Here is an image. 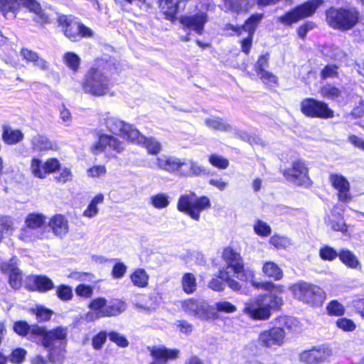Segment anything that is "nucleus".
I'll return each mask as SVG.
<instances>
[{"mask_svg": "<svg viewBox=\"0 0 364 364\" xmlns=\"http://www.w3.org/2000/svg\"><path fill=\"white\" fill-rule=\"evenodd\" d=\"M154 164L156 167L159 169L181 176L183 160L174 156L162 155L156 159Z\"/></svg>", "mask_w": 364, "mask_h": 364, "instance_id": "nucleus-18", "label": "nucleus"}, {"mask_svg": "<svg viewBox=\"0 0 364 364\" xmlns=\"http://www.w3.org/2000/svg\"><path fill=\"white\" fill-rule=\"evenodd\" d=\"M107 300L103 297L93 299L88 305L90 311L87 313V318L95 320L102 317H107Z\"/></svg>", "mask_w": 364, "mask_h": 364, "instance_id": "nucleus-23", "label": "nucleus"}, {"mask_svg": "<svg viewBox=\"0 0 364 364\" xmlns=\"http://www.w3.org/2000/svg\"><path fill=\"white\" fill-rule=\"evenodd\" d=\"M289 289L296 299L313 306H321L326 298L322 289L305 282L295 283Z\"/></svg>", "mask_w": 364, "mask_h": 364, "instance_id": "nucleus-6", "label": "nucleus"}, {"mask_svg": "<svg viewBox=\"0 0 364 364\" xmlns=\"http://www.w3.org/2000/svg\"><path fill=\"white\" fill-rule=\"evenodd\" d=\"M210 199L206 196L197 197L193 192L181 195L178 198L177 208L179 211L189 215L192 219L198 221L200 213L210 208Z\"/></svg>", "mask_w": 364, "mask_h": 364, "instance_id": "nucleus-5", "label": "nucleus"}, {"mask_svg": "<svg viewBox=\"0 0 364 364\" xmlns=\"http://www.w3.org/2000/svg\"><path fill=\"white\" fill-rule=\"evenodd\" d=\"M301 358L309 364H314L323 360L326 358V355L323 350L313 349L304 352L301 355Z\"/></svg>", "mask_w": 364, "mask_h": 364, "instance_id": "nucleus-36", "label": "nucleus"}, {"mask_svg": "<svg viewBox=\"0 0 364 364\" xmlns=\"http://www.w3.org/2000/svg\"><path fill=\"white\" fill-rule=\"evenodd\" d=\"M56 295L63 301H70L73 296V289L68 285L61 284L56 287Z\"/></svg>", "mask_w": 364, "mask_h": 364, "instance_id": "nucleus-46", "label": "nucleus"}, {"mask_svg": "<svg viewBox=\"0 0 364 364\" xmlns=\"http://www.w3.org/2000/svg\"><path fill=\"white\" fill-rule=\"evenodd\" d=\"M285 335L283 328L274 327L262 331L259 335L258 342L266 348L281 346L284 343Z\"/></svg>", "mask_w": 364, "mask_h": 364, "instance_id": "nucleus-14", "label": "nucleus"}, {"mask_svg": "<svg viewBox=\"0 0 364 364\" xmlns=\"http://www.w3.org/2000/svg\"><path fill=\"white\" fill-rule=\"evenodd\" d=\"M112 86L108 63L104 60L97 61L88 69L81 83L84 93L96 97L108 95Z\"/></svg>", "mask_w": 364, "mask_h": 364, "instance_id": "nucleus-4", "label": "nucleus"}, {"mask_svg": "<svg viewBox=\"0 0 364 364\" xmlns=\"http://www.w3.org/2000/svg\"><path fill=\"white\" fill-rule=\"evenodd\" d=\"M262 272L268 277L274 280H279L283 277V272L281 268L273 262H266L262 267Z\"/></svg>", "mask_w": 364, "mask_h": 364, "instance_id": "nucleus-33", "label": "nucleus"}, {"mask_svg": "<svg viewBox=\"0 0 364 364\" xmlns=\"http://www.w3.org/2000/svg\"><path fill=\"white\" fill-rule=\"evenodd\" d=\"M32 332L37 336L36 341L45 348L66 345L68 335L66 327L58 326L48 331L44 326L33 325Z\"/></svg>", "mask_w": 364, "mask_h": 364, "instance_id": "nucleus-7", "label": "nucleus"}, {"mask_svg": "<svg viewBox=\"0 0 364 364\" xmlns=\"http://www.w3.org/2000/svg\"><path fill=\"white\" fill-rule=\"evenodd\" d=\"M20 6L33 12V20L40 24L49 23L56 18L62 27L65 36L72 41H77L84 37H91L92 31L71 16L60 15L51 9L42 10L35 0H0V11L6 18H14Z\"/></svg>", "mask_w": 364, "mask_h": 364, "instance_id": "nucleus-1", "label": "nucleus"}, {"mask_svg": "<svg viewBox=\"0 0 364 364\" xmlns=\"http://www.w3.org/2000/svg\"><path fill=\"white\" fill-rule=\"evenodd\" d=\"M1 271L9 275V284L14 289H19L22 287V272L18 268L16 259L4 262L0 265Z\"/></svg>", "mask_w": 364, "mask_h": 364, "instance_id": "nucleus-16", "label": "nucleus"}, {"mask_svg": "<svg viewBox=\"0 0 364 364\" xmlns=\"http://www.w3.org/2000/svg\"><path fill=\"white\" fill-rule=\"evenodd\" d=\"M75 292L78 296L85 298H90L92 295L93 289L90 286L80 284L77 286L75 289Z\"/></svg>", "mask_w": 364, "mask_h": 364, "instance_id": "nucleus-64", "label": "nucleus"}, {"mask_svg": "<svg viewBox=\"0 0 364 364\" xmlns=\"http://www.w3.org/2000/svg\"><path fill=\"white\" fill-rule=\"evenodd\" d=\"M323 53L326 57L333 60H341L345 57L344 52L334 46H326L324 48Z\"/></svg>", "mask_w": 364, "mask_h": 364, "instance_id": "nucleus-47", "label": "nucleus"}, {"mask_svg": "<svg viewBox=\"0 0 364 364\" xmlns=\"http://www.w3.org/2000/svg\"><path fill=\"white\" fill-rule=\"evenodd\" d=\"M65 345L56 346L47 348L48 359L53 364H63L65 359Z\"/></svg>", "mask_w": 364, "mask_h": 364, "instance_id": "nucleus-32", "label": "nucleus"}, {"mask_svg": "<svg viewBox=\"0 0 364 364\" xmlns=\"http://www.w3.org/2000/svg\"><path fill=\"white\" fill-rule=\"evenodd\" d=\"M221 279L225 281L229 287L234 291H239L240 289V285L238 282L231 278L230 272L226 270H220L219 276Z\"/></svg>", "mask_w": 364, "mask_h": 364, "instance_id": "nucleus-50", "label": "nucleus"}, {"mask_svg": "<svg viewBox=\"0 0 364 364\" xmlns=\"http://www.w3.org/2000/svg\"><path fill=\"white\" fill-rule=\"evenodd\" d=\"M108 334H107L105 331L100 332L97 335H96L92 341V347L95 350H100L102 348L103 345L106 342L107 337Z\"/></svg>", "mask_w": 364, "mask_h": 364, "instance_id": "nucleus-58", "label": "nucleus"}, {"mask_svg": "<svg viewBox=\"0 0 364 364\" xmlns=\"http://www.w3.org/2000/svg\"><path fill=\"white\" fill-rule=\"evenodd\" d=\"M322 4L323 0H310L279 16L278 21L284 25L290 26L302 18L311 16Z\"/></svg>", "mask_w": 364, "mask_h": 364, "instance_id": "nucleus-10", "label": "nucleus"}, {"mask_svg": "<svg viewBox=\"0 0 364 364\" xmlns=\"http://www.w3.org/2000/svg\"><path fill=\"white\" fill-rule=\"evenodd\" d=\"M49 227L53 232L58 237H63L68 232V223L65 216L58 214L51 218Z\"/></svg>", "mask_w": 364, "mask_h": 364, "instance_id": "nucleus-25", "label": "nucleus"}, {"mask_svg": "<svg viewBox=\"0 0 364 364\" xmlns=\"http://www.w3.org/2000/svg\"><path fill=\"white\" fill-rule=\"evenodd\" d=\"M109 340L120 348H127L129 345V341L122 333L116 331H110L108 333Z\"/></svg>", "mask_w": 364, "mask_h": 364, "instance_id": "nucleus-48", "label": "nucleus"}, {"mask_svg": "<svg viewBox=\"0 0 364 364\" xmlns=\"http://www.w3.org/2000/svg\"><path fill=\"white\" fill-rule=\"evenodd\" d=\"M308 173L306 164L301 160H296L293 161L291 168L284 170V176L296 185L309 186L312 182Z\"/></svg>", "mask_w": 364, "mask_h": 364, "instance_id": "nucleus-13", "label": "nucleus"}, {"mask_svg": "<svg viewBox=\"0 0 364 364\" xmlns=\"http://www.w3.org/2000/svg\"><path fill=\"white\" fill-rule=\"evenodd\" d=\"M301 111L304 115L312 118L328 119L333 117V111L326 103L311 98L304 99L301 102Z\"/></svg>", "mask_w": 364, "mask_h": 364, "instance_id": "nucleus-12", "label": "nucleus"}, {"mask_svg": "<svg viewBox=\"0 0 364 364\" xmlns=\"http://www.w3.org/2000/svg\"><path fill=\"white\" fill-rule=\"evenodd\" d=\"M269 242L278 249L286 248L290 245L289 238L278 235H274L271 237Z\"/></svg>", "mask_w": 364, "mask_h": 364, "instance_id": "nucleus-53", "label": "nucleus"}, {"mask_svg": "<svg viewBox=\"0 0 364 364\" xmlns=\"http://www.w3.org/2000/svg\"><path fill=\"white\" fill-rule=\"evenodd\" d=\"M152 357L151 364H166L168 360L178 357L179 351L176 349H168L164 346L148 348Z\"/></svg>", "mask_w": 364, "mask_h": 364, "instance_id": "nucleus-20", "label": "nucleus"}, {"mask_svg": "<svg viewBox=\"0 0 364 364\" xmlns=\"http://www.w3.org/2000/svg\"><path fill=\"white\" fill-rule=\"evenodd\" d=\"M127 309V304L122 300H115L107 306V317L116 316L121 314Z\"/></svg>", "mask_w": 364, "mask_h": 364, "instance_id": "nucleus-42", "label": "nucleus"}, {"mask_svg": "<svg viewBox=\"0 0 364 364\" xmlns=\"http://www.w3.org/2000/svg\"><path fill=\"white\" fill-rule=\"evenodd\" d=\"M336 326L345 331H352L355 328L354 322L346 318H341L336 321Z\"/></svg>", "mask_w": 364, "mask_h": 364, "instance_id": "nucleus-57", "label": "nucleus"}, {"mask_svg": "<svg viewBox=\"0 0 364 364\" xmlns=\"http://www.w3.org/2000/svg\"><path fill=\"white\" fill-rule=\"evenodd\" d=\"M326 21L331 27L342 31L353 28L358 19V12L353 9L331 8L326 11Z\"/></svg>", "mask_w": 364, "mask_h": 364, "instance_id": "nucleus-8", "label": "nucleus"}, {"mask_svg": "<svg viewBox=\"0 0 364 364\" xmlns=\"http://www.w3.org/2000/svg\"><path fill=\"white\" fill-rule=\"evenodd\" d=\"M132 284L139 288L146 287L149 284V275L144 269L138 268L129 276Z\"/></svg>", "mask_w": 364, "mask_h": 364, "instance_id": "nucleus-28", "label": "nucleus"}, {"mask_svg": "<svg viewBox=\"0 0 364 364\" xmlns=\"http://www.w3.org/2000/svg\"><path fill=\"white\" fill-rule=\"evenodd\" d=\"M179 0H160V7L167 19L172 18L178 11Z\"/></svg>", "mask_w": 364, "mask_h": 364, "instance_id": "nucleus-34", "label": "nucleus"}, {"mask_svg": "<svg viewBox=\"0 0 364 364\" xmlns=\"http://www.w3.org/2000/svg\"><path fill=\"white\" fill-rule=\"evenodd\" d=\"M204 123L209 129L215 131L230 132L232 129V127L225 120L216 117L206 118Z\"/></svg>", "mask_w": 364, "mask_h": 364, "instance_id": "nucleus-29", "label": "nucleus"}, {"mask_svg": "<svg viewBox=\"0 0 364 364\" xmlns=\"http://www.w3.org/2000/svg\"><path fill=\"white\" fill-rule=\"evenodd\" d=\"M105 126L113 134L129 142L144 146L150 154L157 155L162 149L161 143L156 139L144 136L132 125L115 117H108L105 120Z\"/></svg>", "mask_w": 364, "mask_h": 364, "instance_id": "nucleus-3", "label": "nucleus"}, {"mask_svg": "<svg viewBox=\"0 0 364 364\" xmlns=\"http://www.w3.org/2000/svg\"><path fill=\"white\" fill-rule=\"evenodd\" d=\"M331 186L338 191V200L343 203H349L352 200L350 192V183L347 178L338 173H331L329 176Z\"/></svg>", "mask_w": 364, "mask_h": 364, "instance_id": "nucleus-15", "label": "nucleus"}, {"mask_svg": "<svg viewBox=\"0 0 364 364\" xmlns=\"http://www.w3.org/2000/svg\"><path fill=\"white\" fill-rule=\"evenodd\" d=\"M127 266L120 262H117L112 270V276L114 279H120L124 277L127 271Z\"/></svg>", "mask_w": 364, "mask_h": 364, "instance_id": "nucleus-63", "label": "nucleus"}, {"mask_svg": "<svg viewBox=\"0 0 364 364\" xmlns=\"http://www.w3.org/2000/svg\"><path fill=\"white\" fill-rule=\"evenodd\" d=\"M36 318L40 321H48L50 318L53 312L43 306H36L33 309Z\"/></svg>", "mask_w": 364, "mask_h": 364, "instance_id": "nucleus-55", "label": "nucleus"}, {"mask_svg": "<svg viewBox=\"0 0 364 364\" xmlns=\"http://www.w3.org/2000/svg\"><path fill=\"white\" fill-rule=\"evenodd\" d=\"M107 147L110 148L117 153H120L124 150V146L122 141L115 136L102 134L99 136L98 141L91 147L92 152L97 155L102 153Z\"/></svg>", "mask_w": 364, "mask_h": 364, "instance_id": "nucleus-17", "label": "nucleus"}, {"mask_svg": "<svg viewBox=\"0 0 364 364\" xmlns=\"http://www.w3.org/2000/svg\"><path fill=\"white\" fill-rule=\"evenodd\" d=\"M32 148L36 151L53 149L54 144L44 135L37 134L31 139Z\"/></svg>", "mask_w": 364, "mask_h": 364, "instance_id": "nucleus-31", "label": "nucleus"}, {"mask_svg": "<svg viewBox=\"0 0 364 364\" xmlns=\"http://www.w3.org/2000/svg\"><path fill=\"white\" fill-rule=\"evenodd\" d=\"M107 169L103 165H97L90 168L87 171V176L91 178H98L105 175Z\"/></svg>", "mask_w": 364, "mask_h": 364, "instance_id": "nucleus-62", "label": "nucleus"}, {"mask_svg": "<svg viewBox=\"0 0 364 364\" xmlns=\"http://www.w3.org/2000/svg\"><path fill=\"white\" fill-rule=\"evenodd\" d=\"M340 260L348 267L357 269L360 267V262L353 252L347 249H343L338 252Z\"/></svg>", "mask_w": 364, "mask_h": 364, "instance_id": "nucleus-30", "label": "nucleus"}, {"mask_svg": "<svg viewBox=\"0 0 364 364\" xmlns=\"http://www.w3.org/2000/svg\"><path fill=\"white\" fill-rule=\"evenodd\" d=\"M25 287L31 291L46 292L54 288V284L47 276L32 275L26 278Z\"/></svg>", "mask_w": 364, "mask_h": 364, "instance_id": "nucleus-19", "label": "nucleus"}, {"mask_svg": "<svg viewBox=\"0 0 364 364\" xmlns=\"http://www.w3.org/2000/svg\"><path fill=\"white\" fill-rule=\"evenodd\" d=\"M263 18L262 14H254L252 15L245 22L242 27H237L232 24H228L226 26L227 29H230L234 32L241 34L242 31H245L248 33L249 36H253L259 23Z\"/></svg>", "mask_w": 364, "mask_h": 364, "instance_id": "nucleus-24", "label": "nucleus"}, {"mask_svg": "<svg viewBox=\"0 0 364 364\" xmlns=\"http://www.w3.org/2000/svg\"><path fill=\"white\" fill-rule=\"evenodd\" d=\"M2 129V139L6 144H16L24 138L23 133L19 129H13L8 125L3 126Z\"/></svg>", "mask_w": 364, "mask_h": 364, "instance_id": "nucleus-27", "label": "nucleus"}, {"mask_svg": "<svg viewBox=\"0 0 364 364\" xmlns=\"http://www.w3.org/2000/svg\"><path fill=\"white\" fill-rule=\"evenodd\" d=\"M63 61L73 72L77 73L79 70L81 59L76 53L66 52L63 56Z\"/></svg>", "mask_w": 364, "mask_h": 364, "instance_id": "nucleus-35", "label": "nucleus"}, {"mask_svg": "<svg viewBox=\"0 0 364 364\" xmlns=\"http://www.w3.org/2000/svg\"><path fill=\"white\" fill-rule=\"evenodd\" d=\"M179 305L181 309L189 316L202 320L211 318V307L204 300L191 298L180 301Z\"/></svg>", "mask_w": 364, "mask_h": 364, "instance_id": "nucleus-11", "label": "nucleus"}, {"mask_svg": "<svg viewBox=\"0 0 364 364\" xmlns=\"http://www.w3.org/2000/svg\"><path fill=\"white\" fill-rule=\"evenodd\" d=\"M14 222L11 218L9 216H3L0 219V234L1 235V240L4 237L10 235L13 233Z\"/></svg>", "mask_w": 364, "mask_h": 364, "instance_id": "nucleus-44", "label": "nucleus"}, {"mask_svg": "<svg viewBox=\"0 0 364 364\" xmlns=\"http://www.w3.org/2000/svg\"><path fill=\"white\" fill-rule=\"evenodd\" d=\"M208 21V15L205 12H198L195 15L183 16L181 18V23L185 27L193 30L199 35L203 33L204 26Z\"/></svg>", "mask_w": 364, "mask_h": 364, "instance_id": "nucleus-21", "label": "nucleus"}, {"mask_svg": "<svg viewBox=\"0 0 364 364\" xmlns=\"http://www.w3.org/2000/svg\"><path fill=\"white\" fill-rule=\"evenodd\" d=\"M55 179L60 183H65L72 181L73 173L71 170L68 168L61 169L60 173L55 177Z\"/></svg>", "mask_w": 364, "mask_h": 364, "instance_id": "nucleus-61", "label": "nucleus"}, {"mask_svg": "<svg viewBox=\"0 0 364 364\" xmlns=\"http://www.w3.org/2000/svg\"><path fill=\"white\" fill-rule=\"evenodd\" d=\"M206 169L193 160H183V165L181 170V176L194 177L206 174Z\"/></svg>", "mask_w": 364, "mask_h": 364, "instance_id": "nucleus-26", "label": "nucleus"}, {"mask_svg": "<svg viewBox=\"0 0 364 364\" xmlns=\"http://www.w3.org/2000/svg\"><path fill=\"white\" fill-rule=\"evenodd\" d=\"M319 256L323 260L332 261L338 257V253L331 247L325 245L319 250Z\"/></svg>", "mask_w": 364, "mask_h": 364, "instance_id": "nucleus-51", "label": "nucleus"}, {"mask_svg": "<svg viewBox=\"0 0 364 364\" xmlns=\"http://www.w3.org/2000/svg\"><path fill=\"white\" fill-rule=\"evenodd\" d=\"M170 197L164 193H159L150 197V204L157 209H163L169 205Z\"/></svg>", "mask_w": 364, "mask_h": 364, "instance_id": "nucleus-40", "label": "nucleus"}, {"mask_svg": "<svg viewBox=\"0 0 364 364\" xmlns=\"http://www.w3.org/2000/svg\"><path fill=\"white\" fill-rule=\"evenodd\" d=\"M225 7L233 12L246 11L250 6V0H223Z\"/></svg>", "mask_w": 364, "mask_h": 364, "instance_id": "nucleus-37", "label": "nucleus"}, {"mask_svg": "<svg viewBox=\"0 0 364 364\" xmlns=\"http://www.w3.org/2000/svg\"><path fill=\"white\" fill-rule=\"evenodd\" d=\"M30 169L32 174L38 178H45L48 175L46 169L45 161L43 162L37 158H33L31 160Z\"/></svg>", "mask_w": 364, "mask_h": 364, "instance_id": "nucleus-38", "label": "nucleus"}, {"mask_svg": "<svg viewBox=\"0 0 364 364\" xmlns=\"http://www.w3.org/2000/svg\"><path fill=\"white\" fill-rule=\"evenodd\" d=\"M325 223L327 227L330 228L333 231L341 232L346 234L348 232V225H346L342 213L336 211L335 206L331 213L326 215Z\"/></svg>", "mask_w": 364, "mask_h": 364, "instance_id": "nucleus-22", "label": "nucleus"}, {"mask_svg": "<svg viewBox=\"0 0 364 364\" xmlns=\"http://www.w3.org/2000/svg\"><path fill=\"white\" fill-rule=\"evenodd\" d=\"M46 222V217L40 213H31L25 220L27 228L35 230L41 228Z\"/></svg>", "mask_w": 364, "mask_h": 364, "instance_id": "nucleus-39", "label": "nucleus"}, {"mask_svg": "<svg viewBox=\"0 0 364 364\" xmlns=\"http://www.w3.org/2000/svg\"><path fill=\"white\" fill-rule=\"evenodd\" d=\"M247 282H250L254 287L269 291L270 293L259 295L255 299L246 301L243 312L252 319H268L271 315V309H278L283 304L282 298L272 292L274 287V284L272 282L256 283L254 282L253 278Z\"/></svg>", "mask_w": 364, "mask_h": 364, "instance_id": "nucleus-2", "label": "nucleus"}, {"mask_svg": "<svg viewBox=\"0 0 364 364\" xmlns=\"http://www.w3.org/2000/svg\"><path fill=\"white\" fill-rule=\"evenodd\" d=\"M182 287L183 291L186 293H193L196 288V282L195 277L190 273L185 274L182 279Z\"/></svg>", "mask_w": 364, "mask_h": 364, "instance_id": "nucleus-45", "label": "nucleus"}, {"mask_svg": "<svg viewBox=\"0 0 364 364\" xmlns=\"http://www.w3.org/2000/svg\"><path fill=\"white\" fill-rule=\"evenodd\" d=\"M257 75L267 85H274L277 83V77L267 70H262Z\"/></svg>", "mask_w": 364, "mask_h": 364, "instance_id": "nucleus-56", "label": "nucleus"}, {"mask_svg": "<svg viewBox=\"0 0 364 364\" xmlns=\"http://www.w3.org/2000/svg\"><path fill=\"white\" fill-rule=\"evenodd\" d=\"M223 258L227 267L223 270L230 271L241 281L247 282L255 277V272L250 269H245L242 257L239 253L231 247L224 249Z\"/></svg>", "mask_w": 364, "mask_h": 364, "instance_id": "nucleus-9", "label": "nucleus"}, {"mask_svg": "<svg viewBox=\"0 0 364 364\" xmlns=\"http://www.w3.org/2000/svg\"><path fill=\"white\" fill-rule=\"evenodd\" d=\"M33 326H29L26 321H19L15 322L14 325V331L22 336H25L27 334L30 335L31 339L37 340V336L32 332Z\"/></svg>", "mask_w": 364, "mask_h": 364, "instance_id": "nucleus-41", "label": "nucleus"}, {"mask_svg": "<svg viewBox=\"0 0 364 364\" xmlns=\"http://www.w3.org/2000/svg\"><path fill=\"white\" fill-rule=\"evenodd\" d=\"M321 94L324 97L334 100L340 96L341 91L337 87L328 85L321 89Z\"/></svg>", "mask_w": 364, "mask_h": 364, "instance_id": "nucleus-54", "label": "nucleus"}, {"mask_svg": "<svg viewBox=\"0 0 364 364\" xmlns=\"http://www.w3.org/2000/svg\"><path fill=\"white\" fill-rule=\"evenodd\" d=\"M215 307L218 311L226 314L234 313L237 311L236 306L227 301H220L216 302L215 304Z\"/></svg>", "mask_w": 364, "mask_h": 364, "instance_id": "nucleus-52", "label": "nucleus"}, {"mask_svg": "<svg viewBox=\"0 0 364 364\" xmlns=\"http://www.w3.org/2000/svg\"><path fill=\"white\" fill-rule=\"evenodd\" d=\"M208 161L211 165L220 169H225L229 166V161L218 154L209 156Z\"/></svg>", "mask_w": 364, "mask_h": 364, "instance_id": "nucleus-49", "label": "nucleus"}, {"mask_svg": "<svg viewBox=\"0 0 364 364\" xmlns=\"http://www.w3.org/2000/svg\"><path fill=\"white\" fill-rule=\"evenodd\" d=\"M327 311L329 314L333 316H341L344 314L343 306L336 301H333L328 305Z\"/></svg>", "mask_w": 364, "mask_h": 364, "instance_id": "nucleus-60", "label": "nucleus"}, {"mask_svg": "<svg viewBox=\"0 0 364 364\" xmlns=\"http://www.w3.org/2000/svg\"><path fill=\"white\" fill-rule=\"evenodd\" d=\"M253 230L255 234L260 237H268L272 233V228L266 222L257 219L253 225Z\"/></svg>", "mask_w": 364, "mask_h": 364, "instance_id": "nucleus-43", "label": "nucleus"}, {"mask_svg": "<svg viewBox=\"0 0 364 364\" xmlns=\"http://www.w3.org/2000/svg\"><path fill=\"white\" fill-rule=\"evenodd\" d=\"M26 351L22 348H17L13 350L9 357V360L15 364L22 363L25 358Z\"/></svg>", "mask_w": 364, "mask_h": 364, "instance_id": "nucleus-59", "label": "nucleus"}]
</instances>
